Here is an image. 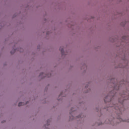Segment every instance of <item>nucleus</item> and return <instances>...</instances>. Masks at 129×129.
Wrapping results in <instances>:
<instances>
[{
  "label": "nucleus",
  "instance_id": "nucleus-1",
  "mask_svg": "<svg viewBox=\"0 0 129 129\" xmlns=\"http://www.w3.org/2000/svg\"><path fill=\"white\" fill-rule=\"evenodd\" d=\"M113 107H114L115 109L118 111H119V112H121V111H122V108L119 107L117 106V105H114Z\"/></svg>",
  "mask_w": 129,
  "mask_h": 129
},
{
  "label": "nucleus",
  "instance_id": "nucleus-2",
  "mask_svg": "<svg viewBox=\"0 0 129 129\" xmlns=\"http://www.w3.org/2000/svg\"><path fill=\"white\" fill-rule=\"evenodd\" d=\"M51 76V75L49 76L48 75H45L44 73H41L39 75V77H41L42 79L43 78H44V77H50Z\"/></svg>",
  "mask_w": 129,
  "mask_h": 129
},
{
  "label": "nucleus",
  "instance_id": "nucleus-3",
  "mask_svg": "<svg viewBox=\"0 0 129 129\" xmlns=\"http://www.w3.org/2000/svg\"><path fill=\"white\" fill-rule=\"evenodd\" d=\"M110 97L107 96H106L104 99V100L105 101V102H107L108 101H110V100H111V99H108Z\"/></svg>",
  "mask_w": 129,
  "mask_h": 129
},
{
  "label": "nucleus",
  "instance_id": "nucleus-4",
  "mask_svg": "<svg viewBox=\"0 0 129 129\" xmlns=\"http://www.w3.org/2000/svg\"><path fill=\"white\" fill-rule=\"evenodd\" d=\"M59 50H60L62 55H64V49L63 48V47H60L59 48Z\"/></svg>",
  "mask_w": 129,
  "mask_h": 129
},
{
  "label": "nucleus",
  "instance_id": "nucleus-5",
  "mask_svg": "<svg viewBox=\"0 0 129 129\" xmlns=\"http://www.w3.org/2000/svg\"><path fill=\"white\" fill-rule=\"evenodd\" d=\"M27 103H28V102H27L26 103V104L23 103V102H20L19 104H18V106H22V105H25V104H27Z\"/></svg>",
  "mask_w": 129,
  "mask_h": 129
},
{
  "label": "nucleus",
  "instance_id": "nucleus-6",
  "mask_svg": "<svg viewBox=\"0 0 129 129\" xmlns=\"http://www.w3.org/2000/svg\"><path fill=\"white\" fill-rule=\"evenodd\" d=\"M15 52H16V50H14L11 51V54H14V53H15Z\"/></svg>",
  "mask_w": 129,
  "mask_h": 129
},
{
  "label": "nucleus",
  "instance_id": "nucleus-7",
  "mask_svg": "<svg viewBox=\"0 0 129 129\" xmlns=\"http://www.w3.org/2000/svg\"><path fill=\"white\" fill-rule=\"evenodd\" d=\"M120 121H123V120H122V119H119Z\"/></svg>",
  "mask_w": 129,
  "mask_h": 129
},
{
  "label": "nucleus",
  "instance_id": "nucleus-8",
  "mask_svg": "<svg viewBox=\"0 0 129 129\" xmlns=\"http://www.w3.org/2000/svg\"><path fill=\"white\" fill-rule=\"evenodd\" d=\"M4 122H6V121H2V123H4Z\"/></svg>",
  "mask_w": 129,
  "mask_h": 129
},
{
  "label": "nucleus",
  "instance_id": "nucleus-9",
  "mask_svg": "<svg viewBox=\"0 0 129 129\" xmlns=\"http://www.w3.org/2000/svg\"><path fill=\"white\" fill-rule=\"evenodd\" d=\"M62 95V93H60V95H59V97L61 96Z\"/></svg>",
  "mask_w": 129,
  "mask_h": 129
},
{
  "label": "nucleus",
  "instance_id": "nucleus-10",
  "mask_svg": "<svg viewBox=\"0 0 129 129\" xmlns=\"http://www.w3.org/2000/svg\"><path fill=\"white\" fill-rule=\"evenodd\" d=\"M121 106H123V104H122V103H121Z\"/></svg>",
  "mask_w": 129,
  "mask_h": 129
},
{
  "label": "nucleus",
  "instance_id": "nucleus-11",
  "mask_svg": "<svg viewBox=\"0 0 129 129\" xmlns=\"http://www.w3.org/2000/svg\"><path fill=\"white\" fill-rule=\"evenodd\" d=\"M71 119H74V118H71V117H70Z\"/></svg>",
  "mask_w": 129,
  "mask_h": 129
},
{
  "label": "nucleus",
  "instance_id": "nucleus-12",
  "mask_svg": "<svg viewBox=\"0 0 129 129\" xmlns=\"http://www.w3.org/2000/svg\"><path fill=\"white\" fill-rule=\"evenodd\" d=\"M70 114H72V113L71 112H70Z\"/></svg>",
  "mask_w": 129,
  "mask_h": 129
},
{
  "label": "nucleus",
  "instance_id": "nucleus-13",
  "mask_svg": "<svg viewBox=\"0 0 129 129\" xmlns=\"http://www.w3.org/2000/svg\"><path fill=\"white\" fill-rule=\"evenodd\" d=\"M48 121H50V120H47V122H48Z\"/></svg>",
  "mask_w": 129,
  "mask_h": 129
},
{
  "label": "nucleus",
  "instance_id": "nucleus-14",
  "mask_svg": "<svg viewBox=\"0 0 129 129\" xmlns=\"http://www.w3.org/2000/svg\"><path fill=\"white\" fill-rule=\"evenodd\" d=\"M116 89H118V88H116Z\"/></svg>",
  "mask_w": 129,
  "mask_h": 129
},
{
  "label": "nucleus",
  "instance_id": "nucleus-15",
  "mask_svg": "<svg viewBox=\"0 0 129 129\" xmlns=\"http://www.w3.org/2000/svg\"><path fill=\"white\" fill-rule=\"evenodd\" d=\"M78 118H79V116H78Z\"/></svg>",
  "mask_w": 129,
  "mask_h": 129
}]
</instances>
